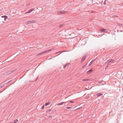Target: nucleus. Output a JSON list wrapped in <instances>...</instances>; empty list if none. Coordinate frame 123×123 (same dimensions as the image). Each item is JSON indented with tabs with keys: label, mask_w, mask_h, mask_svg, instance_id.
Segmentation results:
<instances>
[{
	"label": "nucleus",
	"mask_w": 123,
	"mask_h": 123,
	"mask_svg": "<svg viewBox=\"0 0 123 123\" xmlns=\"http://www.w3.org/2000/svg\"><path fill=\"white\" fill-rule=\"evenodd\" d=\"M51 50H52V49H49L46 50L45 51H44L42 52L41 53H39L37 55H41V54H43L47 52H49V51H51Z\"/></svg>",
	"instance_id": "1"
},
{
	"label": "nucleus",
	"mask_w": 123,
	"mask_h": 123,
	"mask_svg": "<svg viewBox=\"0 0 123 123\" xmlns=\"http://www.w3.org/2000/svg\"><path fill=\"white\" fill-rule=\"evenodd\" d=\"M36 22L35 20H32L31 21H27L26 23L27 24L35 23Z\"/></svg>",
	"instance_id": "2"
},
{
	"label": "nucleus",
	"mask_w": 123,
	"mask_h": 123,
	"mask_svg": "<svg viewBox=\"0 0 123 123\" xmlns=\"http://www.w3.org/2000/svg\"><path fill=\"white\" fill-rule=\"evenodd\" d=\"M67 12L66 11H60L59 12H57V14H66L67 13Z\"/></svg>",
	"instance_id": "3"
},
{
	"label": "nucleus",
	"mask_w": 123,
	"mask_h": 123,
	"mask_svg": "<svg viewBox=\"0 0 123 123\" xmlns=\"http://www.w3.org/2000/svg\"><path fill=\"white\" fill-rule=\"evenodd\" d=\"M16 69H14V70H11L10 71H8L7 72V74L9 75L10 74H11L13 72L16 71Z\"/></svg>",
	"instance_id": "4"
},
{
	"label": "nucleus",
	"mask_w": 123,
	"mask_h": 123,
	"mask_svg": "<svg viewBox=\"0 0 123 123\" xmlns=\"http://www.w3.org/2000/svg\"><path fill=\"white\" fill-rule=\"evenodd\" d=\"M99 31L103 32H107V30L105 29H101L99 30Z\"/></svg>",
	"instance_id": "5"
},
{
	"label": "nucleus",
	"mask_w": 123,
	"mask_h": 123,
	"mask_svg": "<svg viewBox=\"0 0 123 123\" xmlns=\"http://www.w3.org/2000/svg\"><path fill=\"white\" fill-rule=\"evenodd\" d=\"M34 8H32L31 9H30L27 12L25 13H29L31 12L32 11H33L34 10Z\"/></svg>",
	"instance_id": "6"
},
{
	"label": "nucleus",
	"mask_w": 123,
	"mask_h": 123,
	"mask_svg": "<svg viewBox=\"0 0 123 123\" xmlns=\"http://www.w3.org/2000/svg\"><path fill=\"white\" fill-rule=\"evenodd\" d=\"M67 103V102H62L60 103H58L57 104V105L58 106H59L60 105H62L64 103Z\"/></svg>",
	"instance_id": "7"
},
{
	"label": "nucleus",
	"mask_w": 123,
	"mask_h": 123,
	"mask_svg": "<svg viewBox=\"0 0 123 123\" xmlns=\"http://www.w3.org/2000/svg\"><path fill=\"white\" fill-rule=\"evenodd\" d=\"M114 61V59H111V60H109L107 61V63H111V62H113Z\"/></svg>",
	"instance_id": "8"
},
{
	"label": "nucleus",
	"mask_w": 123,
	"mask_h": 123,
	"mask_svg": "<svg viewBox=\"0 0 123 123\" xmlns=\"http://www.w3.org/2000/svg\"><path fill=\"white\" fill-rule=\"evenodd\" d=\"M71 64L70 63H67L66 64L64 65V68H65L67 66H68L70 65Z\"/></svg>",
	"instance_id": "9"
},
{
	"label": "nucleus",
	"mask_w": 123,
	"mask_h": 123,
	"mask_svg": "<svg viewBox=\"0 0 123 123\" xmlns=\"http://www.w3.org/2000/svg\"><path fill=\"white\" fill-rule=\"evenodd\" d=\"M92 71V69H90V70L86 72V74H89Z\"/></svg>",
	"instance_id": "10"
},
{
	"label": "nucleus",
	"mask_w": 123,
	"mask_h": 123,
	"mask_svg": "<svg viewBox=\"0 0 123 123\" xmlns=\"http://www.w3.org/2000/svg\"><path fill=\"white\" fill-rule=\"evenodd\" d=\"M86 56H84L83 57L81 60V62H82L84 61L85 60L86 58Z\"/></svg>",
	"instance_id": "11"
},
{
	"label": "nucleus",
	"mask_w": 123,
	"mask_h": 123,
	"mask_svg": "<svg viewBox=\"0 0 123 123\" xmlns=\"http://www.w3.org/2000/svg\"><path fill=\"white\" fill-rule=\"evenodd\" d=\"M1 17L2 18H4V20H6L7 18L8 17V16H7L4 15L2 16Z\"/></svg>",
	"instance_id": "12"
},
{
	"label": "nucleus",
	"mask_w": 123,
	"mask_h": 123,
	"mask_svg": "<svg viewBox=\"0 0 123 123\" xmlns=\"http://www.w3.org/2000/svg\"><path fill=\"white\" fill-rule=\"evenodd\" d=\"M103 95V94L101 93H98L96 95L97 97Z\"/></svg>",
	"instance_id": "13"
},
{
	"label": "nucleus",
	"mask_w": 123,
	"mask_h": 123,
	"mask_svg": "<svg viewBox=\"0 0 123 123\" xmlns=\"http://www.w3.org/2000/svg\"><path fill=\"white\" fill-rule=\"evenodd\" d=\"M18 121V120L17 119H16L13 122H10V123H17Z\"/></svg>",
	"instance_id": "14"
},
{
	"label": "nucleus",
	"mask_w": 123,
	"mask_h": 123,
	"mask_svg": "<svg viewBox=\"0 0 123 123\" xmlns=\"http://www.w3.org/2000/svg\"><path fill=\"white\" fill-rule=\"evenodd\" d=\"M64 26V25L63 24H60L59 25V28H60Z\"/></svg>",
	"instance_id": "15"
},
{
	"label": "nucleus",
	"mask_w": 123,
	"mask_h": 123,
	"mask_svg": "<svg viewBox=\"0 0 123 123\" xmlns=\"http://www.w3.org/2000/svg\"><path fill=\"white\" fill-rule=\"evenodd\" d=\"M82 80L84 81H87L89 80L87 79H85Z\"/></svg>",
	"instance_id": "16"
},
{
	"label": "nucleus",
	"mask_w": 123,
	"mask_h": 123,
	"mask_svg": "<svg viewBox=\"0 0 123 123\" xmlns=\"http://www.w3.org/2000/svg\"><path fill=\"white\" fill-rule=\"evenodd\" d=\"M50 104V103L49 102L46 103H45V106H47L48 105H49Z\"/></svg>",
	"instance_id": "17"
},
{
	"label": "nucleus",
	"mask_w": 123,
	"mask_h": 123,
	"mask_svg": "<svg viewBox=\"0 0 123 123\" xmlns=\"http://www.w3.org/2000/svg\"><path fill=\"white\" fill-rule=\"evenodd\" d=\"M68 102H69L70 103H73L74 102V101H71L70 100L68 101H67Z\"/></svg>",
	"instance_id": "18"
},
{
	"label": "nucleus",
	"mask_w": 123,
	"mask_h": 123,
	"mask_svg": "<svg viewBox=\"0 0 123 123\" xmlns=\"http://www.w3.org/2000/svg\"><path fill=\"white\" fill-rule=\"evenodd\" d=\"M4 84L1 86V88L3 87V86H5V84Z\"/></svg>",
	"instance_id": "19"
},
{
	"label": "nucleus",
	"mask_w": 123,
	"mask_h": 123,
	"mask_svg": "<svg viewBox=\"0 0 123 123\" xmlns=\"http://www.w3.org/2000/svg\"><path fill=\"white\" fill-rule=\"evenodd\" d=\"M119 26L121 27H123V25L122 24H119Z\"/></svg>",
	"instance_id": "20"
},
{
	"label": "nucleus",
	"mask_w": 123,
	"mask_h": 123,
	"mask_svg": "<svg viewBox=\"0 0 123 123\" xmlns=\"http://www.w3.org/2000/svg\"><path fill=\"white\" fill-rule=\"evenodd\" d=\"M93 63L91 61V62H90V63L89 64V66H91L92 64Z\"/></svg>",
	"instance_id": "21"
},
{
	"label": "nucleus",
	"mask_w": 123,
	"mask_h": 123,
	"mask_svg": "<svg viewBox=\"0 0 123 123\" xmlns=\"http://www.w3.org/2000/svg\"><path fill=\"white\" fill-rule=\"evenodd\" d=\"M72 108V107H66L65 108L66 109H70V108Z\"/></svg>",
	"instance_id": "22"
},
{
	"label": "nucleus",
	"mask_w": 123,
	"mask_h": 123,
	"mask_svg": "<svg viewBox=\"0 0 123 123\" xmlns=\"http://www.w3.org/2000/svg\"><path fill=\"white\" fill-rule=\"evenodd\" d=\"M51 110V109H49V110H48L46 112H49Z\"/></svg>",
	"instance_id": "23"
},
{
	"label": "nucleus",
	"mask_w": 123,
	"mask_h": 123,
	"mask_svg": "<svg viewBox=\"0 0 123 123\" xmlns=\"http://www.w3.org/2000/svg\"><path fill=\"white\" fill-rule=\"evenodd\" d=\"M44 105H43V106L41 108V109H44Z\"/></svg>",
	"instance_id": "24"
},
{
	"label": "nucleus",
	"mask_w": 123,
	"mask_h": 123,
	"mask_svg": "<svg viewBox=\"0 0 123 123\" xmlns=\"http://www.w3.org/2000/svg\"><path fill=\"white\" fill-rule=\"evenodd\" d=\"M95 61V59H94V60H92L91 62H92L93 63V62Z\"/></svg>",
	"instance_id": "25"
},
{
	"label": "nucleus",
	"mask_w": 123,
	"mask_h": 123,
	"mask_svg": "<svg viewBox=\"0 0 123 123\" xmlns=\"http://www.w3.org/2000/svg\"><path fill=\"white\" fill-rule=\"evenodd\" d=\"M95 61V59H94V60H92L91 62H92L93 63V62Z\"/></svg>",
	"instance_id": "26"
},
{
	"label": "nucleus",
	"mask_w": 123,
	"mask_h": 123,
	"mask_svg": "<svg viewBox=\"0 0 123 123\" xmlns=\"http://www.w3.org/2000/svg\"><path fill=\"white\" fill-rule=\"evenodd\" d=\"M38 77H39L38 76L37 77V78L35 80V81H37V79H38Z\"/></svg>",
	"instance_id": "27"
},
{
	"label": "nucleus",
	"mask_w": 123,
	"mask_h": 123,
	"mask_svg": "<svg viewBox=\"0 0 123 123\" xmlns=\"http://www.w3.org/2000/svg\"><path fill=\"white\" fill-rule=\"evenodd\" d=\"M87 64V63H86L85 65L84 66V67H86Z\"/></svg>",
	"instance_id": "28"
},
{
	"label": "nucleus",
	"mask_w": 123,
	"mask_h": 123,
	"mask_svg": "<svg viewBox=\"0 0 123 123\" xmlns=\"http://www.w3.org/2000/svg\"><path fill=\"white\" fill-rule=\"evenodd\" d=\"M106 1V0H105V1H104V5H105L106 4V2H105Z\"/></svg>",
	"instance_id": "29"
},
{
	"label": "nucleus",
	"mask_w": 123,
	"mask_h": 123,
	"mask_svg": "<svg viewBox=\"0 0 123 123\" xmlns=\"http://www.w3.org/2000/svg\"><path fill=\"white\" fill-rule=\"evenodd\" d=\"M98 82V83H99V84H100L102 82H101V81H99Z\"/></svg>",
	"instance_id": "30"
},
{
	"label": "nucleus",
	"mask_w": 123,
	"mask_h": 123,
	"mask_svg": "<svg viewBox=\"0 0 123 123\" xmlns=\"http://www.w3.org/2000/svg\"><path fill=\"white\" fill-rule=\"evenodd\" d=\"M49 117H52V116H49Z\"/></svg>",
	"instance_id": "31"
},
{
	"label": "nucleus",
	"mask_w": 123,
	"mask_h": 123,
	"mask_svg": "<svg viewBox=\"0 0 123 123\" xmlns=\"http://www.w3.org/2000/svg\"><path fill=\"white\" fill-rule=\"evenodd\" d=\"M10 81H8V82L7 83H6V84H7V83H10Z\"/></svg>",
	"instance_id": "32"
},
{
	"label": "nucleus",
	"mask_w": 123,
	"mask_h": 123,
	"mask_svg": "<svg viewBox=\"0 0 123 123\" xmlns=\"http://www.w3.org/2000/svg\"><path fill=\"white\" fill-rule=\"evenodd\" d=\"M107 68V66H106V67L105 68V69H106Z\"/></svg>",
	"instance_id": "33"
},
{
	"label": "nucleus",
	"mask_w": 123,
	"mask_h": 123,
	"mask_svg": "<svg viewBox=\"0 0 123 123\" xmlns=\"http://www.w3.org/2000/svg\"><path fill=\"white\" fill-rule=\"evenodd\" d=\"M85 67H84V66L82 67V68H84Z\"/></svg>",
	"instance_id": "34"
},
{
	"label": "nucleus",
	"mask_w": 123,
	"mask_h": 123,
	"mask_svg": "<svg viewBox=\"0 0 123 123\" xmlns=\"http://www.w3.org/2000/svg\"><path fill=\"white\" fill-rule=\"evenodd\" d=\"M121 31V32H122V31Z\"/></svg>",
	"instance_id": "35"
},
{
	"label": "nucleus",
	"mask_w": 123,
	"mask_h": 123,
	"mask_svg": "<svg viewBox=\"0 0 123 123\" xmlns=\"http://www.w3.org/2000/svg\"><path fill=\"white\" fill-rule=\"evenodd\" d=\"M65 98V99H66V98Z\"/></svg>",
	"instance_id": "36"
},
{
	"label": "nucleus",
	"mask_w": 123,
	"mask_h": 123,
	"mask_svg": "<svg viewBox=\"0 0 123 123\" xmlns=\"http://www.w3.org/2000/svg\"><path fill=\"white\" fill-rule=\"evenodd\" d=\"M62 52H64V51H62Z\"/></svg>",
	"instance_id": "37"
},
{
	"label": "nucleus",
	"mask_w": 123,
	"mask_h": 123,
	"mask_svg": "<svg viewBox=\"0 0 123 123\" xmlns=\"http://www.w3.org/2000/svg\"><path fill=\"white\" fill-rule=\"evenodd\" d=\"M123 5V3L122 4Z\"/></svg>",
	"instance_id": "38"
}]
</instances>
